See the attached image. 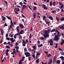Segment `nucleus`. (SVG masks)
<instances>
[{"label":"nucleus","instance_id":"1","mask_svg":"<svg viewBox=\"0 0 64 64\" xmlns=\"http://www.w3.org/2000/svg\"><path fill=\"white\" fill-rule=\"evenodd\" d=\"M47 30H45V31H44V32L45 33H46V34H44L43 35L45 39H46V37L48 38V37H49V34L47 32Z\"/></svg>","mask_w":64,"mask_h":64},{"label":"nucleus","instance_id":"2","mask_svg":"<svg viewBox=\"0 0 64 64\" xmlns=\"http://www.w3.org/2000/svg\"><path fill=\"white\" fill-rule=\"evenodd\" d=\"M54 39L56 42H58L59 40V38L58 37V36L56 35H55V37L54 38Z\"/></svg>","mask_w":64,"mask_h":64},{"label":"nucleus","instance_id":"3","mask_svg":"<svg viewBox=\"0 0 64 64\" xmlns=\"http://www.w3.org/2000/svg\"><path fill=\"white\" fill-rule=\"evenodd\" d=\"M49 43H50V46H52L53 45V39H51L50 40V41L48 42Z\"/></svg>","mask_w":64,"mask_h":64},{"label":"nucleus","instance_id":"4","mask_svg":"<svg viewBox=\"0 0 64 64\" xmlns=\"http://www.w3.org/2000/svg\"><path fill=\"white\" fill-rule=\"evenodd\" d=\"M24 54L26 55V57H29L30 56V53L28 52H25L24 53Z\"/></svg>","mask_w":64,"mask_h":64},{"label":"nucleus","instance_id":"5","mask_svg":"<svg viewBox=\"0 0 64 64\" xmlns=\"http://www.w3.org/2000/svg\"><path fill=\"white\" fill-rule=\"evenodd\" d=\"M19 25H20V27L21 29H23L24 28V26L22 24H19Z\"/></svg>","mask_w":64,"mask_h":64},{"label":"nucleus","instance_id":"6","mask_svg":"<svg viewBox=\"0 0 64 64\" xmlns=\"http://www.w3.org/2000/svg\"><path fill=\"white\" fill-rule=\"evenodd\" d=\"M42 6L43 7H44V9H45V10H47V8L46 7V5H45L43 4L42 5Z\"/></svg>","mask_w":64,"mask_h":64},{"label":"nucleus","instance_id":"7","mask_svg":"<svg viewBox=\"0 0 64 64\" xmlns=\"http://www.w3.org/2000/svg\"><path fill=\"white\" fill-rule=\"evenodd\" d=\"M22 45L23 46H25V44H26V42L24 40H22Z\"/></svg>","mask_w":64,"mask_h":64},{"label":"nucleus","instance_id":"8","mask_svg":"<svg viewBox=\"0 0 64 64\" xmlns=\"http://www.w3.org/2000/svg\"><path fill=\"white\" fill-rule=\"evenodd\" d=\"M25 8L26 9H27V6H25V5H22V9H24V10L25 9Z\"/></svg>","mask_w":64,"mask_h":64},{"label":"nucleus","instance_id":"9","mask_svg":"<svg viewBox=\"0 0 64 64\" xmlns=\"http://www.w3.org/2000/svg\"><path fill=\"white\" fill-rule=\"evenodd\" d=\"M52 59L51 58L50 60V61L49 62L48 64H51L52 63Z\"/></svg>","mask_w":64,"mask_h":64},{"label":"nucleus","instance_id":"10","mask_svg":"<svg viewBox=\"0 0 64 64\" xmlns=\"http://www.w3.org/2000/svg\"><path fill=\"white\" fill-rule=\"evenodd\" d=\"M60 29H62V30H64V26H62L60 27Z\"/></svg>","mask_w":64,"mask_h":64},{"label":"nucleus","instance_id":"11","mask_svg":"<svg viewBox=\"0 0 64 64\" xmlns=\"http://www.w3.org/2000/svg\"><path fill=\"white\" fill-rule=\"evenodd\" d=\"M6 56H7V55H8V52H9V50H8V49H7L6 50Z\"/></svg>","mask_w":64,"mask_h":64},{"label":"nucleus","instance_id":"12","mask_svg":"<svg viewBox=\"0 0 64 64\" xmlns=\"http://www.w3.org/2000/svg\"><path fill=\"white\" fill-rule=\"evenodd\" d=\"M19 26H18L16 27V31L18 32V33L19 32Z\"/></svg>","mask_w":64,"mask_h":64},{"label":"nucleus","instance_id":"13","mask_svg":"<svg viewBox=\"0 0 64 64\" xmlns=\"http://www.w3.org/2000/svg\"><path fill=\"white\" fill-rule=\"evenodd\" d=\"M49 19H50V20H53V17L51 16H50L48 17Z\"/></svg>","mask_w":64,"mask_h":64},{"label":"nucleus","instance_id":"14","mask_svg":"<svg viewBox=\"0 0 64 64\" xmlns=\"http://www.w3.org/2000/svg\"><path fill=\"white\" fill-rule=\"evenodd\" d=\"M1 17L2 18L3 20L4 21L6 19V17L4 16H1Z\"/></svg>","mask_w":64,"mask_h":64},{"label":"nucleus","instance_id":"15","mask_svg":"<svg viewBox=\"0 0 64 64\" xmlns=\"http://www.w3.org/2000/svg\"><path fill=\"white\" fill-rule=\"evenodd\" d=\"M15 8V10L16 11H18V12H19V11H20V9L19 8Z\"/></svg>","mask_w":64,"mask_h":64},{"label":"nucleus","instance_id":"16","mask_svg":"<svg viewBox=\"0 0 64 64\" xmlns=\"http://www.w3.org/2000/svg\"><path fill=\"white\" fill-rule=\"evenodd\" d=\"M10 23H11V25H12V27H14V24H13V23L12 21L10 20Z\"/></svg>","mask_w":64,"mask_h":64},{"label":"nucleus","instance_id":"17","mask_svg":"<svg viewBox=\"0 0 64 64\" xmlns=\"http://www.w3.org/2000/svg\"><path fill=\"white\" fill-rule=\"evenodd\" d=\"M52 56V55L51 54H48L47 55V57H50Z\"/></svg>","mask_w":64,"mask_h":64},{"label":"nucleus","instance_id":"18","mask_svg":"<svg viewBox=\"0 0 64 64\" xmlns=\"http://www.w3.org/2000/svg\"><path fill=\"white\" fill-rule=\"evenodd\" d=\"M33 16L34 17L33 18V19H34V18H36V17H36V13H34L33 14Z\"/></svg>","mask_w":64,"mask_h":64},{"label":"nucleus","instance_id":"19","mask_svg":"<svg viewBox=\"0 0 64 64\" xmlns=\"http://www.w3.org/2000/svg\"><path fill=\"white\" fill-rule=\"evenodd\" d=\"M56 30L55 28H54L53 29H52L51 31V32H54V31H55Z\"/></svg>","mask_w":64,"mask_h":64},{"label":"nucleus","instance_id":"20","mask_svg":"<svg viewBox=\"0 0 64 64\" xmlns=\"http://www.w3.org/2000/svg\"><path fill=\"white\" fill-rule=\"evenodd\" d=\"M32 37V34H30V35L29 37V38L30 39H31Z\"/></svg>","mask_w":64,"mask_h":64},{"label":"nucleus","instance_id":"21","mask_svg":"<svg viewBox=\"0 0 64 64\" xmlns=\"http://www.w3.org/2000/svg\"><path fill=\"white\" fill-rule=\"evenodd\" d=\"M56 33H58V34H59V33H60V32L58 31V30H56Z\"/></svg>","mask_w":64,"mask_h":64},{"label":"nucleus","instance_id":"22","mask_svg":"<svg viewBox=\"0 0 64 64\" xmlns=\"http://www.w3.org/2000/svg\"><path fill=\"white\" fill-rule=\"evenodd\" d=\"M18 4H19L20 5L21 7H22V5H23V3H22V2H19Z\"/></svg>","mask_w":64,"mask_h":64},{"label":"nucleus","instance_id":"23","mask_svg":"<svg viewBox=\"0 0 64 64\" xmlns=\"http://www.w3.org/2000/svg\"><path fill=\"white\" fill-rule=\"evenodd\" d=\"M6 17H7V18L8 19H9V20H11V18L8 16H6Z\"/></svg>","mask_w":64,"mask_h":64},{"label":"nucleus","instance_id":"24","mask_svg":"<svg viewBox=\"0 0 64 64\" xmlns=\"http://www.w3.org/2000/svg\"><path fill=\"white\" fill-rule=\"evenodd\" d=\"M23 31H24V30H22L20 32V34H22L23 32Z\"/></svg>","mask_w":64,"mask_h":64},{"label":"nucleus","instance_id":"25","mask_svg":"<svg viewBox=\"0 0 64 64\" xmlns=\"http://www.w3.org/2000/svg\"><path fill=\"white\" fill-rule=\"evenodd\" d=\"M60 20L61 21H64V18L63 17L62 18H61Z\"/></svg>","mask_w":64,"mask_h":64},{"label":"nucleus","instance_id":"26","mask_svg":"<svg viewBox=\"0 0 64 64\" xmlns=\"http://www.w3.org/2000/svg\"><path fill=\"white\" fill-rule=\"evenodd\" d=\"M37 8V7L36 6H34V10L35 11L36 10V9Z\"/></svg>","mask_w":64,"mask_h":64},{"label":"nucleus","instance_id":"27","mask_svg":"<svg viewBox=\"0 0 64 64\" xmlns=\"http://www.w3.org/2000/svg\"><path fill=\"white\" fill-rule=\"evenodd\" d=\"M38 52H37L36 53L37 56H38V55H41L40 53Z\"/></svg>","mask_w":64,"mask_h":64},{"label":"nucleus","instance_id":"28","mask_svg":"<svg viewBox=\"0 0 64 64\" xmlns=\"http://www.w3.org/2000/svg\"><path fill=\"white\" fill-rule=\"evenodd\" d=\"M60 61L59 60H58L56 62V63H58V64H59L60 63Z\"/></svg>","mask_w":64,"mask_h":64},{"label":"nucleus","instance_id":"29","mask_svg":"<svg viewBox=\"0 0 64 64\" xmlns=\"http://www.w3.org/2000/svg\"><path fill=\"white\" fill-rule=\"evenodd\" d=\"M40 39H41L42 40H44V37H41V38H40Z\"/></svg>","mask_w":64,"mask_h":64},{"label":"nucleus","instance_id":"30","mask_svg":"<svg viewBox=\"0 0 64 64\" xmlns=\"http://www.w3.org/2000/svg\"><path fill=\"white\" fill-rule=\"evenodd\" d=\"M39 59H38L36 61V63H38V62H39Z\"/></svg>","mask_w":64,"mask_h":64},{"label":"nucleus","instance_id":"31","mask_svg":"<svg viewBox=\"0 0 64 64\" xmlns=\"http://www.w3.org/2000/svg\"><path fill=\"white\" fill-rule=\"evenodd\" d=\"M43 46V44H40L39 46H38V47H42Z\"/></svg>","mask_w":64,"mask_h":64},{"label":"nucleus","instance_id":"32","mask_svg":"<svg viewBox=\"0 0 64 64\" xmlns=\"http://www.w3.org/2000/svg\"><path fill=\"white\" fill-rule=\"evenodd\" d=\"M4 44V45H8V43H7L6 42H4L3 43Z\"/></svg>","mask_w":64,"mask_h":64},{"label":"nucleus","instance_id":"33","mask_svg":"<svg viewBox=\"0 0 64 64\" xmlns=\"http://www.w3.org/2000/svg\"><path fill=\"white\" fill-rule=\"evenodd\" d=\"M36 46H33V48L35 50H36Z\"/></svg>","mask_w":64,"mask_h":64},{"label":"nucleus","instance_id":"34","mask_svg":"<svg viewBox=\"0 0 64 64\" xmlns=\"http://www.w3.org/2000/svg\"><path fill=\"white\" fill-rule=\"evenodd\" d=\"M50 6H51L52 5V2H50Z\"/></svg>","mask_w":64,"mask_h":64},{"label":"nucleus","instance_id":"35","mask_svg":"<svg viewBox=\"0 0 64 64\" xmlns=\"http://www.w3.org/2000/svg\"><path fill=\"white\" fill-rule=\"evenodd\" d=\"M56 58H54L53 60V62H55L56 61Z\"/></svg>","mask_w":64,"mask_h":64},{"label":"nucleus","instance_id":"36","mask_svg":"<svg viewBox=\"0 0 64 64\" xmlns=\"http://www.w3.org/2000/svg\"><path fill=\"white\" fill-rule=\"evenodd\" d=\"M6 48H8V49H9L10 48V46H6Z\"/></svg>","mask_w":64,"mask_h":64},{"label":"nucleus","instance_id":"37","mask_svg":"<svg viewBox=\"0 0 64 64\" xmlns=\"http://www.w3.org/2000/svg\"><path fill=\"white\" fill-rule=\"evenodd\" d=\"M63 7H64V6H63V5L62 4V6H61V7H60V9H61L62 8H63Z\"/></svg>","mask_w":64,"mask_h":64},{"label":"nucleus","instance_id":"38","mask_svg":"<svg viewBox=\"0 0 64 64\" xmlns=\"http://www.w3.org/2000/svg\"><path fill=\"white\" fill-rule=\"evenodd\" d=\"M46 16H44V17H43V20H44L45 19H46Z\"/></svg>","mask_w":64,"mask_h":64},{"label":"nucleus","instance_id":"39","mask_svg":"<svg viewBox=\"0 0 64 64\" xmlns=\"http://www.w3.org/2000/svg\"><path fill=\"white\" fill-rule=\"evenodd\" d=\"M55 2H54L53 3V6H55V4L56 3Z\"/></svg>","mask_w":64,"mask_h":64},{"label":"nucleus","instance_id":"40","mask_svg":"<svg viewBox=\"0 0 64 64\" xmlns=\"http://www.w3.org/2000/svg\"><path fill=\"white\" fill-rule=\"evenodd\" d=\"M56 11L55 10H53L51 12L52 13H54V12H56Z\"/></svg>","mask_w":64,"mask_h":64},{"label":"nucleus","instance_id":"41","mask_svg":"<svg viewBox=\"0 0 64 64\" xmlns=\"http://www.w3.org/2000/svg\"><path fill=\"white\" fill-rule=\"evenodd\" d=\"M56 19L57 21H59V18H58L56 17Z\"/></svg>","mask_w":64,"mask_h":64},{"label":"nucleus","instance_id":"42","mask_svg":"<svg viewBox=\"0 0 64 64\" xmlns=\"http://www.w3.org/2000/svg\"><path fill=\"white\" fill-rule=\"evenodd\" d=\"M16 40H12V41H11V43H13Z\"/></svg>","mask_w":64,"mask_h":64},{"label":"nucleus","instance_id":"43","mask_svg":"<svg viewBox=\"0 0 64 64\" xmlns=\"http://www.w3.org/2000/svg\"><path fill=\"white\" fill-rule=\"evenodd\" d=\"M13 52L15 53V52H15V49L14 48L13 49Z\"/></svg>","mask_w":64,"mask_h":64},{"label":"nucleus","instance_id":"44","mask_svg":"<svg viewBox=\"0 0 64 64\" xmlns=\"http://www.w3.org/2000/svg\"><path fill=\"white\" fill-rule=\"evenodd\" d=\"M6 38L8 37V34H6Z\"/></svg>","mask_w":64,"mask_h":64},{"label":"nucleus","instance_id":"45","mask_svg":"<svg viewBox=\"0 0 64 64\" xmlns=\"http://www.w3.org/2000/svg\"><path fill=\"white\" fill-rule=\"evenodd\" d=\"M49 31H50V30H47L46 32H47V33H49Z\"/></svg>","mask_w":64,"mask_h":64},{"label":"nucleus","instance_id":"46","mask_svg":"<svg viewBox=\"0 0 64 64\" xmlns=\"http://www.w3.org/2000/svg\"><path fill=\"white\" fill-rule=\"evenodd\" d=\"M6 39L8 40H10V38H6Z\"/></svg>","mask_w":64,"mask_h":64},{"label":"nucleus","instance_id":"47","mask_svg":"<svg viewBox=\"0 0 64 64\" xmlns=\"http://www.w3.org/2000/svg\"><path fill=\"white\" fill-rule=\"evenodd\" d=\"M32 57L33 58H35V56L34 54H33L32 55Z\"/></svg>","mask_w":64,"mask_h":64},{"label":"nucleus","instance_id":"48","mask_svg":"<svg viewBox=\"0 0 64 64\" xmlns=\"http://www.w3.org/2000/svg\"><path fill=\"white\" fill-rule=\"evenodd\" d=\"M16 49H19V46H16Z\"/></svg>","mask_w":64,"mask_h":64},{"label":"nucleus","instance_id":"49","mask_svg":"<svg viewBox=\"0 0 64 64\" xmlns=\"http://www.w3.org/2000/svg\"><path fill=\"white\" fill-rule=\"evenodd\" d=\"M64 58V57L63 56H61L60 57V58L61 59H63Z\"/></svg>","mask_w":64,"mask_h":64},{"label":"nucleus","instance_id":"50","mask_svg":"<svg viewBox=\"0 0 64 64\" xmlns=\"http://www.w3.org/2000/svg\"><path fill=\"white\" fill-rule=\"evenodd\" d=\"M6 26H7V24L6 23L4 24V27H6Z\"/></svg>","mask_w":64,"mask_h":64},{"label":"nucleus","instance_id":"51","mask_svg":"<svg viewBox=\"0 0 64 64\" xmlns=\"http://www.w3.org/2000/svg\"><path fill=\"white\" fill-rule=\"evenodd\" d=\"M13 39H14L13 38H11L10 40V41H12L13 40Z\"/></svg>","mask_w":64,"mask_h":64},{"label":"nucleus","instance_id":"52","mask_svg":"<svg viewBox=\"0 0 64 64\" xmlns=\"http://www.w3.org/2000/svg\"><path fill=\"white\" fill-rule=\"evenodd\" d=\"M4 2H5L6 4V5H7V4H8V3H7V2L5 0H4Z\"/></svg>","mask_w":64,"mask_h":64},{"label":"nucleus","instance_id":"53","mask_svg":"<svg viewBox=\"0 0 64 64\" xmlns=\"http://www.w3.org/2000/svg\"><path fill=\"white\" fill-rule=\"evenodd\" d=\"M56 46H55V48H57V46H58V45H57V44L56 43Z\"/></svg>","mask_w":64,"mask_h":64},{"label":"nucleus","instance_id":"54","mask_svg":"<svg viewBox=\"0 0 64 64\" xmlns=\"http://www.w3.org/2000/svg\"><path fill=\"white\" fill-rule=\"evenodd\" d=\"M37 42L38 44H39L40 43V41L39 40H38L37 41Z\"/></svg>","mask_w":64,"mask_h":64},{"label":"nucleus","instance_id":"55","mask_svg":"<svg viewBox=\"0 0 64 64\" xmlns=\"http://www.w3.org/2000/svg\"><path fill=\"white\" fill-rule=\"evenodd\" d=\"M46 24H50V22H46Z\"/></svg>","mask_w":64,"mask_h":64},{"label":"nucleus","instance_id":"56","mask_svg":"<svg viewBox=\"0 0 64 64\" xmlns=\"http://www.w3.org/2000/svg\"><path fill=\"white\" fill-rule=\"evenodd\" d=\"M59 34H57V36H58V37H59V36H60V35L59 34Z\"/></svg>","mask_w":64,"mask_h":64},{"label":"nucleus","instance_id":"57","mask_svg":"<svg viewBox=\"0 0 64 64\" xmlns=\"http://www.w3.org/2000/svg\"><path fill=\"white\" fill-rule=\"evenodd\" d=\"M13 23H14V25H16V22H13Z\"/></svg>","mask_w":64,"mask_h":64},{"label":"nucleus","instance_id":"58","mask_svg":"<svg viewBox=\"0 0 64 64\" xmlns=\"http://www.w3.org/2000/svg\"><path fill=\"white\" fill-rule=\"evenodd\" d=\"M28 60L29 61H30L31 60V58L30 57H28Z\"/></svg>","mask_w":64,"mask_h":64},{"label":"nucleus","instance_id":"59","mask_svg":"<svg viewBox=\"0 0 64 64\" xmlns=\"http://www.w3.org/2000/svg\"><path fill=\"white\" fill-rule=\"evenodd\" d=\"M24 51L25 52H26V51H27V48H25L24 49Z\"/></svg>","mask_w":64,"mask_h":64},{"label":"nucleus","instance_id":"60","mask_svg":"<svg viewBox=\"0 0 64 64\" xmlns=\"http://www.w3.org/2000/svg\"><path fill=\"white\" fill-rule=\"evenodd\" d=\"M63 44H64V43L62 42L60 43V45H62Z\"/></svg>","mask_w":64,"mask_h":64},{"label":"nucleus","instance_id":"61","mask_svg":"<svg viewBox=\"0 0 64 64\" xmlns=\"http://www.w3.org/2000/svg\"><path fill=\"white\" fill-rule=\"evenodd\" d=\"M61 12H64V10L63 9H62L61 10Z\"/></svg>","mask_w":64,"mask_h":64},{"label":"nucleus","instance_id":"62","mask_svg":"<svg viewBox=\"0 0 64 64\" xmlns=\"http://www.w3.org/2000/svg\"><path fill=\"white\" fill-rule=\"evenodd\" d=\"M22 17H23V18H24L25 17V16H24L23 14H22Z\"/></svg>","mask_w":64,"mask_h":64},{"label":"nucleus","instance_id":"63","mask_svg":"<svg viewBox=\"0 0 64 64\" xmlns=\"http://www.w3.org/2000/svg\"><path fill=\"white\" fill-rule=\"evenodd\" d=\"M42 64H47V63H44L43 62H42Z\"/></svg>","mask_w":64,"mask_h":64},{"label":"nucleus","instance_id":"64","mask_svg":"<svg viewBox=\"0 0 64 64\" xmlns=\"http://www.w3.org/2000/svg\"><path fill=\"white\" fill-rule=\"evenodd\" d=\"M62 42H63V43H64V40L63 39H62Z\"/></svg>","mask_w":64,"mask_h":64}]
</instances>
